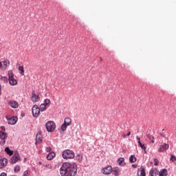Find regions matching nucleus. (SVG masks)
<instances>
[{
    "label": "nucleus",
    "mask_w": 176,
    "mask_h": 176,
    "mask_svg": "<svg viewBox=\"0 0 176 176\" xmlns=\"http://www.w3.org/2000/svg\"><path fill=\"white\" fill-rule=\"evenodd\" d=\"M78 166L76 164L64 163L60 168V176H76Z\"/></svg>",
    "instance_id": "obj_1"
},
{
    "label": "nucleus",
    "mask_w": 176,
    "mask_h": 176,
    "mask_svg": "<svg viewBox=\"0 0 176 176\" xmlns=\"http://www.w3.org/2000/svg\"><path fill=\"white\" fill-rule=\"evenodd\" d=\"M8 82L11 86H16L18 84L16 78H14V74L12 70L8 72Z\"/></svg>",
    "instance_id": "obj_2"
},
{
    "label": "nucleus",
    "mask_w": 176,
    "mask_h": 176,
    "mask_svg": "<svg viewBox=\"0 0 176 176\" xmlns=\"http://www.w3.org/2000/svg\"><path fill=\"white\" fill-rule=\"evenodd\" d=\"M62 156L65 160L74 159L75 157V153L71 150H66L63 152Z\"/></svg>",
    "instance_id": "obj_3"
},
{
    "label": "nucleus",
    "mask_w": 176,
    "mask_h": 176,
    "mask_svg": "<svg viewBox=\"0 0 176 176\" xmlns=\"http://www.w3.org/2000/svg\"><path fill=\"white\" fill-rule=\"evenodd\" d=\"M45 127L48 132H53L56 129V124L54 121H47L45 124Z\"/></svg>",
    "instance_id": "obj_4"
},
{
    "label": "nucleus",
    "mask_w": 176,
    "mask_h": 176,
    "mask_svg": "<svg viewBox=\"0 0 176 176\" xmlns=\"http://www.w3.org/2000/svg\"><path fill=\"white\" fill-rule=\"evenodd\" d=\"M72 124V120L69 117H67L64 120V123L61 125V130L65 131L68 126Z\"/></svg>",
    "instance_id": "obj_5"
},
{
    "label": "nucleus",
    "mask_w": 176,
    "mask_h": 176,
    "mask_svg": "<svg viewBox=\"0 0 176 176\" xmlns=\"http://www.w3.org/2000/svg\"><path fill=\"white\" fill-rule=\"evenodd\" d=\"M32 112L33 117L38 118L41 113V109H39V107H38L37 104H34L32 107Z\"/></svg>",
    "instance_id": "obj_6"
},
{
    "label": "nucleus",
    "mask_w": 176,
    "mask_h": 176,
    "mask_svg": "<svg viewBox=\"0 0 176 176\" xmlns=\"http://www.w3.org/2000/svg\"><path fill=\"white\" fill-rule=\"evenodd\" d=\"M8 134L6 133L0 131V144L3 146L6 144V139L8 138Z\"/></svg>",
    "instance_id": "obj_7"
},
{
    "label": "nucleus",
    "mask_w": 176,
    "mask_h": 176,
    "mask_svg": "<svg viewBox=\"0 0 176 176\" xmlns=\"http://www.w3.org/2000/svg\"><path fill=\"white\" fill-rule=\"evenodd\" d=\"M101 172L104 175H110L113 172V168L111 166H108L107 167L102 168Z\"/></svg>",
    "instance_id": "obj_8"
},
{
    "label": "nucleus",
    "mask_w": 176,
    "mask_h": 176,
    "mask_svg": "<svg viewBox=\"0 0 176 176\" xmlns=\"http://www.w3.org/2000/svg\"><path fill=\"white\" fill-rule=\"evenodd\" d=\"M19 160H20L19 154L18 153H15L14 155L12 157L10 162H11V164H16Z\"/></svg>",
    "instance_id": "obj_9"
},
{
    "label": "nucleus",
    "mask_w": 176,
    "mask_h": 176,
    "mask_svg": "<svg viewBox=\"0 0 176 176\" xmlns=\"http://www.w3.org/2000/svg\"><path fill=\"white\" fill-rule=\"evenodd\" d=\"M43 142V137L41 132H38L36 135L35 144H41Z\"/></svg>",
    "instance_id": "obj_10"
},
{
    "label": "nucleus",
    "mask_w": 176,
    "mask_h": 176,
    "mask_svg": "<svg viewBox=\"0 0 176 176\" xmlns=\"http://www.w3.org/2000/svg\"><path fill=\"white\" fill-rule=\"evenodd\" d=\"M31 100L34 102H39L40 101V97L38 95H36L34 91H32V96H31Z\"/></svg>",
    "instance_id": "obj_11"
},
{
    "label": "nucleus",
    "mask_w": 176,
    "mask_h": 176,
    "mask_svg": "<svg viewBox=\"0 0 176 176\" xmlns=\"http://www.w3.org/2000/svg\"><path fill=\"white\" fill-rule=\"evenodd\" d=\"M8 105L12 109H17L19 107V103L16 100H9Z\"/></svg>",
    "instance_id": "obj_12"
},
{
    "label": "nucleus",
    "mask_w": 176,
    "mask_h": 176,
    "mask_svg": "<svg viewBox=\"0 0 176 176\" xmlns=\"http://www.w3.org/2000/svg\"><path fill=\"white\" fill-rule=\"evenodd\" d=\"M169 145L167 144H164V145L160 146V148L158 149L159 153L164 152L165 151L168 150L169 148Z\"/></svg>",
    "instance_id": "obj_13"
},
{
    "label": "nucleus",
    "mask_w": 176,
    "mask_h": 176,
    "mask_svg": "<svg viewBox=\"0 0 176 176\" xmlns=\"http://www.w3.org/2000/svg\"><path fill=\"white\" fill-rule=\"evenodd\" d=\"M150 176H160V172L157 168H152L149 172Z\"/></svg>",
    "instance_id": "obj_14"
},
{
    "label": "nucleus",
    "mask_w": 176,
    "mask_h": 176,
    "mask_svg": "<svg viewBox=\"0 0 176 176\" xmlns=\"http://www.w3.org/2000/svg\"><path fill=\"white\" fill-rule=\"evenodd\" d=\"M112 172L114 176H119L121 173V170L118 167H114L112 168Z\"/></svg>",
    "instance_id": "obj_15"
},
{
    "label": "nucleus",
    "mask_w": 176,
    "mask_h": 176,
    "mask_svg": "<svg viewBox=\"0 0 176 176\" xmlns=\"http://www.w3.org/2000/svg\"><path fill=\"white\" fill-rule=\"evenodd\" d=\"M8 164V160L7 159H2L0 160V169L5 168Z\"/></svg>",
    "instance_id": "obj_16"
},
{
    "label": "nucleus",
    "mask_w": 176,
    "mask_h": 176,
    "mask_svg": "<svg viewBox=\"0 0 176 176\" xmlns=\"http://www.w3.org/2000/svg\"><path fill=\"white\" fill-rule=\"evenodd\" d=\"M136 138H137L139 146L141 147L142 149H144V153H146V147L145 146V145L142 144V143L140 141V138L138 136H137Z\"/></svg>",
    "instance_id": "obj_17"
},
{
    "label": "nucleus",
    "mask_w": 176,
    "mask_h": 176,
    "mask_svg": "<svg viewBox=\"0 0 176 176\" xmlns=\"http://www.w3.org/2000/svg\"><path fill=\"white\" fill-rule=\"evenodd\" d=\"M16 122H17L16 117H12L11 118H9L8 120V123L11 125L15 124Z\"/></svg>",
    "instance_id": "obj_18"
},
{
    "label": "nucleus",
    "mask_w": 176,
    "mask_h": 176,
    "mask_svg": "<svg viewBox=\"0 0 176 176\" xmlns=\"http://www.w3.org/2000/svg\"><path fill=\"white\" fill-rule=\"evenodd\" d=\"M56 157V154L54 152H51L47 155V160H52Z\"/></svg>",
    "instance_id": "obj_19"
},
{
    "label": "nucleus",
    "mask_w": 176,
    "mask_h": 176,
    "mask_svg": "<svg viewBox=\"0 0 176 176\" xmlns=\"http://www.w3.org/2000/svg\"><path fill=\"white\" fill-rule=\"evenodd\" d=\"M4 151L9 156H12L14 153V151H11L9 147H6Z\"/></svg>",
    "instance_id": "obj_20"
},
{
    "label": "nucleus",
    "mask_w": 176,
    "mask_h": 176,
    "mask_svg": "<svg viewBox=\"0 0 176 176\" xmlns=\"http://www.w3.org/2000/svg\"><path fill=\"white\" fill-rule=\"evenodd\" d=\"M160 176H167L168 175V170L166 169L162 170L160 172H159Z\"/></svg>",
    "instance_id": "obj_21"
},
{
    "label": "nucleus",
    "mask_w": 176,
    "mask_h": 176,
    "mask_svg": "<svg viewBox=\"0 0 176 176\" xmlns=\"http://www.w3.org/2000/svg\"><path fill=\"white\" fill-rule=\"evenodd\" d=\"M76 159L78 162L81 163L83 160V155L81 154L77 155Z\"/></svg>",
    "instance_id": "obj_22"
},
{
    "label": "nucleus",
    "mask_w": 176,
    "mask_h": 176,
    "mask_svg": "<svg viewBox=\"0 0 176 176\" xmlns=\"http://www.w3.org/2000/svg\"><path fill=\"white\" fill-rule=\"evenodd\" d=\"M138 176H146V172L144 168H141L140 171L138 172Z\"/></svg>",
    "instance_id": "obj_23"
},
{
    "label": "nucleus",
    "mask_w": 176,
    "mask_h": 176,
    "mask_svg": "<svg viewBox=\"0 0 176 176\" xmlns=\"http://www.w3.org/2000/svg\"><path fill=\"white\" fill-rule=\"evenodd\" d=\"M2 63V69H6L8 67V64L10 63V62H7V60H4L3 62H1Z\"/></svg>",
    "instance_id": "obj_24"
},
{
    "label": "nucleus",
    "mask_w": 176,
    "mask_h": 176,
    "mask_svg": "<svg viewBox=\"0 0 176 176\" xmlns=\"http://www.w3.org/2000/svg\"><path fill=\"white\" fill-rule=\"evenodd\" d=\"M136 161H137V158H136L135 155H131L129 157V162L131 163H135Z\"/></svg>",
    "instance_id": "obj_25"
},
{
    "label": "nucleus",
    "mask_w": 176,
    "mask_h": 176,
    "mask_svg": "<svg viewBox=\"0 0 176 176\" xmlns=\"http://www.w3.org/2000/svg\"><path fill=\"white\" fill-rule=\"evenodd\" d=\"M18 70L21 72V75L24 76L25 75V71L23 66H19Z\"/></svg>",
    "instance_id": "obj_26"
},
{
    "label": "nucleus",
    "mask_w": 176,
    "mask_h": 176,
    "mask_svg": "<svg viewBox=\"0 0 176 176\" xmlns=\"http://www.w3.org/2000/svg\"><path fill=\"white\" fill-rule=\"evenodd\" d=\"M124 162V158H120L118 161V164L120 166H125L124 164H122L123 162Z\"/></svg>",
    "instance_id": "obj_27"
},
{
    "label": "nucleus",
    "mask_w": 176,
    "mask_h": 176,
    "mask_svg": "<svg viewBox=\"0 0 176 176\" xmlns=\"http://www.w3.org/2000/svg\"><path fill=\"white\" fill-rule=\"evenodd\" d=\"M40 111H45L47 109V106L45 104H42L40 105Z\"/></svg>",
    "instance_id": "obj_28"
},
{
    "label": "nucleus",
    "mask_w": 176,
    "mask_h": 176,
    "mask_svg": "<svg viewBox=\"0 0 176 176\" xmlns=\"http://www.w3.org/2000/svg\"><path fill=\"white\" fill-rule=\"evenodd\" d=\"M20 170H21V166H16L14 168V173L20 172Z\"/></svg>",
    "instance_id": "obj_29"
},
{
    "label": "nucleus",
    "mask_w": 176,
    "mask_h": 176,
    "mask_svg": "<svg viewBox=\"0 0 176 176\" xmlns=\"http://www.w3.org/2000/svg\"><path fill=\"white\" fill-rule=\"evenodd\" d=\"M147 138L151 141L152 143H155V138L153 135H148Z\"/></svg>",
    "instance_id": "obj_30"
},
{
    "label": "nucleus",
    "mask_w": 176,
    "mask_h": 176,
    "mask_svg": "<svg viewBox=\"0 0 176 176\" xmlns=\"http://www.w3.org/2000/svg\"><path fill=\"white\" fill-rule=\"evenodd\" d=\"M51 104V100L50 99H45L44 104L49 105Z\"/></svg>",
    "instance_id": "obj_31"
},
{
    "label": "nucleus",
    "mask_w": 176,
    "mask_h": 176,
    "mask_svg": "<svg viewBox=\"0 0 176 176\" xmlns=\"http://www.w3.org/2000/svg\"><path fill=\"white\" fill-rule=\"evenodd\" d=\"M159 163H160V162H159V160L157 159H155L154 160V165L155 166L159 165Z\"/></svg>",
    "instance_id": "obj_32"
},
{
    "label": "nucleus",
    "mask_w": 176,
    "mask_h": 176,
    "mask_svg": "<svg viewBox=\"0 0 176 176\" xmlns=\"http://www.w3.org/2000/svg\"><path fill=\"white\" fill-rule=\"evenodd\" d=\"M45 168H47V169H52V164H46L44 166Z\"/></svg>",
    "instance_id": "obj_33"
},
{
    "label": "nucleus",
    "mask_w": 176,
    "mask_h": 176,
    "mask_svg": "<svg viewBox=\"0 0 176 176\" xmlns=\"http://www.w3.org/2000/svg\"><path fill=\"white\" fill-rule=\"evenodd\" d=\"M51 151H52V149H51L50 147H47V148H45V151H46L47 153H50V152H51Z\"/></svg>",
    "instance_id": "obj_34"
},
{
    "label": "nucleus",
    "mask_w": 176,
    "mask_h": 176,
    "mask_svg": "<svg viewBox=\"0 0 176 176\" xmlns=\"http://www.w3.org/2000/svg\"><path fill=\"white\" fill-rule=\"evenodd\" d=\"M29 173L30 172L28 170L23 172V176H28L29 175Z\"/></svg>",
    "instance_id": "obj_35"
},
{
    "label": "nucleus",
    "mask_w": 176,
    "mask_h": 176,
    "mask_svg": "<svg viewBox=\"0 0 176 176\" xmlns=\"http://www.w3.org/2000/svg\"><path fill=\"white\" fill-rule=\"evenodd\" d=\"M170 160L172 162H175V161H176V157L174 156H172Z\"/></svg>",
    "instance_id": "obj_36"
},
{
    "label": "nucleus",
    "mask_w": 176,
    "mask_h": 176,
    "mask_svg": "<svg viewBox=\"0 0 176 176\" xmlns=\"http://www.w3.org/2000/svg\"><path fill=\"white\" fill-rule=\"evenodd\" d=\"M0 176H7V174L6 173H2Z\"/></svg>",
    "instance_id": "obj_37"
},
{
    "label": "nucleus",
    "mask_w": 176,
    "mask_h": 176,
    "mask_svg": "<svg viewBox=\"0 0 176 176\" xmlns=\"http://www.w3.org/2000/svg\"><path fill=\"white\" fill-rule=\"evenodd\" d=\"M1 131H6V128H5L4 126H1Z\"/></svg>",
    "instance_id": "obj_38"
},
{
    "label": "nucleus",
    "mask_w": 176,
    "mask_h": 176,
    "mask_svg": "<svg viewBox=\"0 0 176 176\" xmlns=\"http://www.w3.org/2000/svg\"><path fill=\"white\" fill-rule=\"evenodd\" d=\"M2 67H3V63L1 62H0V69H2Z\"/></svg>",
    "instance_id": "obj_39"
},
{
    "label": "nucleus",
    "mask_w": 176,
    "mask_h": 176,
    "mask_svg": "<svg viewBox=\"0 0 176 176\" xmlns=\"http://www.w3.org/2000/svg\"><path fill=\"white\" fill-rule=\"evenodd\" d=\"M131 134V132H129V133L126 134V136H130Z\"/></svg>",
    "instance_id": "obj_40"
},
{
    "label": "nucleus",
    "mask_w": 176,
    "mask_h": 176,
    "mask_svg": "<svg viewBox=\"0 0 176 176\" xmlns=\"http://www.w3.org/2000/svg\"><path fill=\"white\" fill-rule=\"evenodd\" d=\"M132 167H133V168H137V166H136L135 164H133V165H132Z\"/></svg>",
    "instance_id": "obj_41"
},
{
    "label": "nucleus",
    "mask_w": 176,
    "mask_h": 176,
    "mask_svg": "<svg viewBox=\"0 0 176 176\" xmlns=\"http://www.w3.org/2000/svg\"><path fill=\"white\" fill-rule=\"evenodd\" d=\"M1 85H0V90H1ZM1 91H0V94H1Z\"/></svg>",
    "instance_id": "obj_42"
},
{
    "label": "nucleus",
    "mask_w": 176,
    "mask_h": 176,
    "mask_svg": "<svg viewBox=\"0 0 176 176\" xmlns=\"http://www.w3.org/2000/svg\"><path fill=\"white\" fill-rule=\"evenodd\" d=\"M124 138H126V135H124Z\"/></svg>",
    "instance_id": "obj_43"
}]
</instances>
